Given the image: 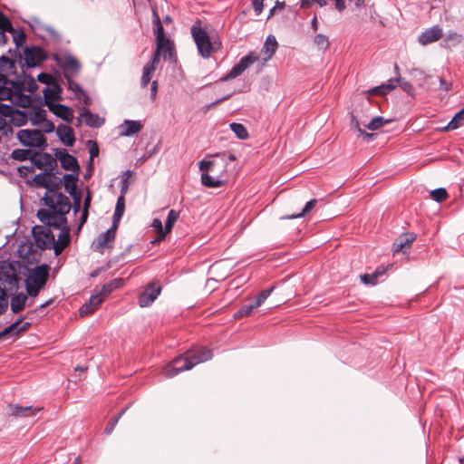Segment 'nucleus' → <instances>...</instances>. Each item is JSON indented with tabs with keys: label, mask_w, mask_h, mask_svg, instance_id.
I'll list each match as a JSON object with an SVG mask.
<instances>
[{
	"label": "nucleus",
	"mask_w": 464,
	"mask_h": 464,
	"mask_svg": "<svg viewBox=\"0 0 464 464\" xmlns=\"http://www.w3.org/2000/svg\"><path fill=\"white\" fill-rule=\"evenodd\" d=\"M48 208L37 211L39 220L48 227L59 229L58 240H54L53 248L56 255L60 254L70 243V228L66 215L71 210V203L67 196L62 193H49L44 198Z\"/></svg>",
	"instance_id": "nucleus-1"
},
{
	"label": "nucleus",
	"mask_w": 464,
	"mask_h": 464,
	"mask_svg": "<svg viewBox=\"0 0 464 464\" xmlns=\"http://www.w3.org/2000/svg\"><path fill=\"white\" fill-rule=\"evenodd\" d=\"M213 357L212 350L198 347L188 351L184 355L174 358L163 370L167 378H172L183 371L192 369L195 365L207 362Z\"/></svg>",
	"instance_id": "nucleus-2"
},
{
	"label": "nucleus",
	"mask_w": 464,
	"mask_h": 464,
	"mask_svg": "<svg viewBox=\"0 0 464 464\" xmlns=\"http://www.w3.org/2000/svg\"><path fill=\"white\" fill-rule=\"evenodd\" d=\"M225 156V153H218L215 157L221 158L220 160H203L199 162V170L202 172L200 180L204 187L219 188L224 185L222 178L227 173Z\"/></svg>",
	"instance_id": "nucleus-3"
},
{
	"label": "nucleus",
	"mask_w": 464,
	"mask_h": 464,
	"mask_svg": "<svg viewBox=\"0 0 464 464\" xmlns=\"http://www.w3.org/2000/svg\"><path fill=\"white\" fill-rule=\"evenodd\" d=\"M50 267L46 264L39 265L29 270L25 279V287L27 294L35 297L41 289L45 285L49 277Z\"/></svg>",
	"instance_id": "nucleus-4"
},
{
	"label": "nucleus",
	"mask_w": 464,
	"mask_h": 464,
	"mask_svg": "<svg viewBox=\"0 0 464 464\" xmlns=\"http://www.w3.org/2000/svg\"><path fill=\"white\" fill-rule=\"evenodd\" d=\"M192 38L197 45L198 53L205 59L209 58L213 45L208 33L201 27V22L197 20L190 28Z\"/></svg>",
	"instance_id": "nucleus-5"
},
{
	"label": "nucleus",
	"mask_w": 464,
	"mask_h": 464,
	"mask_svg": "<svg viewBox=\"0 0 464 464\" xmlns=\"http://www.w3.org/2000/svg\"><path fill=\"white\" fill-rule=\"evenodd\" d=\"M18 140L25 147L44 150L47 146L46 138L39 130H20L16 133Z\"/></svg>",
	"instance_id": "nucleus-6"
},
{
	"label": "nucleus",
	"mask_w": 464,
	"mask_h": 464,
	"mask_svg": "<svg viewBox=\"0 0 464 464\" xmlns=\"http://www.w3.org/2000/svg\"><path fill=\"white\" fill-rule=\"evenodd\" d=\"M258 59L259 56L256 52L248 53L246 55L242 57L237 64H235L232 67V69L227 75L221 78V81H227L241 75L248 67H250Z\"/></svg>",
	"instance_id": "nucleus-7"
},
{
	"label": "nucleus",
	"mask_w": 464,
	"mask_h": 464,
	"mask_svg": "<svg viewBox=\"0 0 464 464\" xmlns=\"http://www.w3.org/2000/svg\"><path fill=\"white\" fill-rule=\"evenodd\" d=\"M51 227L34 226L32 233L36 245L42 249L53 248L54 245V235L50 229Z\"/></svg>",
	"instance_id": "nucleus-8"
},
{
	"label": "nucleus",
	"mask_w": 464,
	"mask_h": 464,
	"mask_svg": "<svg viewBox=\"0 0 464 464\" xmlns=\"http://www.w3.org/2000/svg\"><path fill=\"white\" fill-rule=\"evenodd\" d=\"M164 60L174 62L176 60L175 46L174 43L169 38H165L160 42H156V49L151 59H156L157 63H160V57Z\"/></svg>",
	"instance_id": "nucleus-9"
},
{
	"label": "nucleus",
	"mask_w": 464,
	"mask_h": 464,
	"mask_svg": "<svg viewBox=\"0 0 464 464\" xmlns=\"http://www.w3.org/2000/svg\"><path fill=\"white\" fill-rule=\"evenodd\" d=\"M34 182L36 186L45 188L48 189V191L45 193L43 199L46 197L49 193H57L54 188H58L61 184V179L55 176L53 172H44L39 173L34 176Z\"/></svg>",
	"instance_id": "nucleus-10"
},
{
	"label": "nucleus",
	"mask_w": 464,
	"mask_h": 464,
	"mask_svg": "<svg viewBox=\"0 0 464 464\" xmlns=\"http://www.w3.org/2000/svg\"><path fill=\"white\" fill-rule=\"evenodd\" d=\"M47 59L46 52L38 46L26 47L24 50V60L27 67H35Z\"/></svg>",
	"instance_id": "nucleus-11"
},
{
	"label": "nucleus",
	"mask_w": 464,
	"mask_h": 464,
	"mask_svg": "<svg viewBox=\"0 0 464 464\" xmlns=\"http://www.w3.org/2000/svg\"><path fill=\"white\" fill-rule=\"evenodd\" d=\"M161 286L159 282H151L144 291L139 295V305L140 307L150 306L160 295Z\"/></svg>",
	"instance_id": "nucleus-12"
},
{
	"label": "nucleus",
	"mask_w": 464,
	"mask_h": 464,
	"mask_svg": "<svg viewBox=\"0 0 464 464\" xmlns=\"http://www.w3.org/2000/svg\"><path fill=\"white\" fill-rule=\"evenodd\" d=\"M117 228L118 227H113L112 225L111 228L104 233H102L92 243L93 250L99 253H103L105 247H111L115 239Z\"/></svg>",
	"instance_id": "nucleus-13"
},
{
	"label": "nucleus",
	"mask_w": 464,
	"mask_h": 464,
	"mask_svg": "<svg viewBox=\"0 0 464 464\" xmlns=\"http://www.w3.org/2000/svg\"><path fill=\"white\" fill-rule=\"evenodd\" d=\"M47 107L55 116L61 118L64 121L71 123L73 120V111L63 104L47 102Z\"/></svg>",
	"instance_id": "nucleus-14"
},
{
	"label": "nucleus",
	"mask_w": 464,
	"mask_h": 464,
	"mask_svg": "<svg viewBox=\"0 0 464 464\" xmlns=\"http://www.w3.org/2000/svg\"><path fill=\"white\" fill-rule=\"evenodd\" d=\"M416 235L414 233H405L396 238L392 244V251L394 254L403 252L406 253L410 249L411 244L415 241Z\"/></svg>",
	"instance_id": "nucleus-15"
},
{
	"label": "nucleus",
	"mask_w": 464,
	"mask_h": 464,
	"mask_svg": "<svg viewBox=\"0 0 464 464\" xmlns=\"http://www.w3.org/2000/svg\"><path fill=\"white\" fill-rule=\"evenodd\" d=\"M31 162L40 169H48L52 170L55 164V160L48 153L34 152Z\"/></svg>",
	"instance_id": "nucleus-16"
},
{
	"label": "nucleus",
	"mask_w": 464,
	"mask_h": 464,
	"mask_svg": "<svg viewBox=\"0 0 464 464\" xmlns=\"http://www.w3.org/2000/svg\"><path fill=\"white\" fill-rule=\"evenodd\" d=\"M442 37V29L439 25L426 29L420 36L419 43L422 45L434 43Z\"/></svg>",
	"instance_id": "nucleus-17"
},
{
	"label": "nucleus",
	"mask_w": 464,
	"mask_h": 464,
	"mask_svg": "<svg viewBox=\"0 0 464 464\" xmlns=\"http://www.w3.org/2000/svg\"><path fill=\"white\" fill-rule=\"evenodd\" d=\"M102 302V296L96 295H92L89 300L81 306L79 310L80 316L84 317L93 314Z\"/></svg>",
	"instance_id": "nucleus-18"
},
{
	"label": "nucleus",
	"mask_w": 464,
	"mask_h": 464,
	"mask_svg": "<svg viewBox=\"0 0 464 464\" xmlns=\"http://www.w3.org/2000/svg\"><path fill=\"white\" fill-rule=\"evenodd\" d=\"M56 134L65 146L71 147L75 142L73 130L69 125L60 124L56 129Z\"/></svg>",
	"instance_id": "nucleus-19"
},
{
	"label": "nucleus",
	"mask_w": 464,
	"mask_h": 464,
	"mask_svg": "<svg viewBox=\"0 0 464 464\" xmlns=\"http://www.w3.org/2000/svg\"><path fill=\"white\" fill-rule=\"evenodd\" d=\"M394 69L397 74V77L394 79H390L386 84H382L381 86L375 87L372 90V92L378 94V95H385L397 86V84L401 82L400 72H399V66L395 63Z\"/></svg>",
	"instance_id": "nucleus-20"
},
{
	"label": "nucleus",
	"mask_w": 464,
	"mask_h": 464,
	"mask_svg": "<svg viewBox=\"0 0 464 464\" xmlns=\"http://www.w3.org/2000/svg\"><path fill=\"white\" fill-rule=\"evenodd\" d=\"M156 59H151L149 63H147L142 69V75L140 79V87L146 88L150 82L152 76L157 69L159 63L155 61Z\"/></svg>",
	"instance_id": "nucleus-21"
},
{
	"label": "nucleus",
	"mask_w": 464,
	"mask_h": 464,
	"mask_svg": "<svg viewBox=\"0 0 464 464\" xmlns=\"http://www.w3.org/2000/svg\"><path fill=\"white\" fill-rule=\"evenodd\" d=\"M142 129V124L139 121L125 120L120 126L121 136H131L138 133Z\"/></svg>",
	"instance_id": "nucleus-22"
},
{
	"label": "nucleus",
	"mask_w": 464,
	"mask_h": 464,
	"mask_svg": "<svg viewBox=\"0 0 464 464\" xmlns=\"http://www.w3.org/2000/svg\"><path fill=\"white\" fill-rule=\"evenodd\" d=\"M67 81H68V89L75 94V97L79 101L82 102L85 105H87V106L90 105L91 99L88 96V94L86 93V92L81 87V85L72 79L68 78Z\"/></svg>",
	"instance_id": "nucleus-23"
},
{
	"label": "nucleus",
	"mask_w": 464,
	"mask_h": 464,
	"mask_svg": "<svg viewBox=\"0 0 464 464\" xmlns=\"http://www.w3.org/2000/svg\"><path fill=\"white\" fill-rule=\"evenodd\" d=\"M0 280L5 281L10 285L16 284V276L10 264L5 262L0 263Z\"/></svg>",
	"instance_id": "nucleus-24"
},
{
	"label": "nucleus",
	"mask_w": 464,
	"mask_h": 464,
	"mask_svg": "<svg viewBox=\"0 0 464 464\" xmlns=\"http://www.w3.org/2000/svg\"><path fill=\"white\" fill-rule=\"evenodd\" d=\"M41 410V408L33 409L31 406L23 407L18 405H9V415L14 417L33 416Z\"/></svg>",
	"instance_id": "nucleus-25"
},
{
	"label": "nucleus",
	"mask_w": 464,
	"mask_h": 464,
	"mask_svg": "<svg viewBox=\"0 0 464 464\" xmlns=\"http://www.w3.org/2000/svg\"><path fill=\"white\" fill-rule=\"evenodd\" d=\"M278 44L274 35H268L262 48V53L265 54L264 61L272 58L277 49Z\"/></svg>",
	"instance_id": "nucleus-26"
},
{
	"label": "nucleus",
	"mask_w": 464,
	"mask_h": 464,
	"mask_svg": "<svg viewBox=\"0 0 464 464\" xmlns=\"http://www.w3.org/2000/svg\"><path fill=\"white\" fill-rule=\"evenodd\" d=\"M59 160L61 162V166L67 170H78L79 169V164L77 162V160L72 155H70L69 153H62L59 156Z\"/></svg>",
	"instance_id": "nucleus-27"
},
{
	"label": "nucleus",
	"mask_w": 464,
	"mask_h": 464,
	"mask_svg": "<svg viewBox=\"0 0 464 464\" xmlns=\"http://www.w3.org/2000/svg\"><path fill=\"white\" fill-rule=\"evenodd\" d=\"M152 24H153V33H154L155 37H156V42H160V41L162 39L169 38L165 34L164 28H163V25L161 24L160 18L158 13L156 11H153Z\"/></svg>",
	"instance_id": "nucleus-28"
},
{
	"label": "nucleus",
	"mask_w": 464,
	"mask_h": 464,
	"mask_svg": "<svg viewBox=\"0 0 464 464\" xmlns=\"http://www.w3.org/2000/svg\"><path fill=\"white\" fill-rule=\"evenodd\" d=\"M464 125V107L458 111L451 121L442 130L445 131L454 130Z\"/></svg>",
	"instance_id": "nucleus-29"
},
{
	"label": "nucleus",
	"mask_w": 464,
	"mask_h": 464,
	"mask_svg": "<svg viewBox=\"0 0 464 464\" xmlns=\"http://www.w3.org/2000/svg\"><path fill=\"white\" fill-rule=\"evenodd\" d=\"M15 71V62L10 59L7 56H1L0 57V72L5 73V77L7 78L8 74L14 73Z\"/></svg>",
	"instance_id": "nucleus-30"
},
{
	"label": "nucleus",
	"mask_w": 464,
	"mask_h": 464,
	"mask_svg": "<svg viewBox=\"0 0 464 464\" xmlns=\"http://www.w3.org/2000/svg\"><path fill=\"white\" fill-rule=\"evenodd\" d=\"M82 117L85 124L92 128H99L103 123V120L102 118H100L97 114L91 112L90 111H85L82 112Z\"/></svg>",
	"instance_id": "nucleus-31"
},
{
	"label": "nucleus",
	"mask_w": 464,
	"mask_h": 464,
	"mask_svg": "<svg viewBox=\"0 0 464 464\" xmlns=\"http://www.w3.org/2000/svg\"><path fill=\"white\" fill-rule=\"evenodd\" d=\"M125 210V197L120 196L117 199L114 214H113V227H119V222L123 216Z\"/></svg>",
	"instance_id": "nucleus-32"
},
{
	"label": "nucleus",
	"mask_w": 464,
	"mask_h": 464,
	"mask_svg": "<svg viewBox=\"0 0 464 464\" xmlns=\"http://www.w3.org/2000/svg\"><path fill=\"white\" fill-rule=\"evenodd\" d=\"M27 300V296L24 294H18L12 297L11 299V309L14 313L21 312L25 305V302Z\"/></svg>",
	"instance_id": "nucleus-33"
},
{
	"label": "nucleus",
	"mask_w": 464,
	"mask_h": 464,
	"mask_svg": "<svg viewBox=\"0 0 464 464\" xmlns=\"http://www.w3.org/2000/svg\"><path fill=\"white\" fill-rule=\"evenodd\" d=\"M63 65L65 70L69 71L72 74H75L80 70L79 62L72 55H66L63 57Z\"/></svg>",
	"instance_id": "nucleus-34"
},
{
	"label": "nucleus",
	"mask_w": 464,
	"mask_h": 464,
	"mask_svg": "<svg viewBox=\"0 0 464 464\" xmlns=\"http://www.w3.org/2000/svg\"><path fill=\"white\" fill-rule=\"evenodd\" d=\"M121 279H115L111 281L110 283L104 285L101 291L96 294V295H101L103 297V300L114 290L121 286Z\"/></svg>",
	"instance_id": "nucleus-35"
},
{
	"label": "nucleus",
	"mask_w": 464,
	"mask_h": 464,
	"mask_svg": "<svg viewBox=\"0 0 464 464\" xmlns=\"http://www.w3.org/2000/svg\"><path fill=\"white\" fill-rule=\"evenodd\" d=\"M22 324V320L19 319L16 322L13 323L9 326L5 327L2 332L4 335H7L13 333L18 334L20 332L25 331L29 326V323H24L22 326L20 324Z\"/></svg>",
	"instance_id": "nucleus-36"
},
{
	"label": "nucleus",
	"mask_w": 464,
	"mask_h": 464,
	"mask_svg": "<svg viewBox=\"0 0 464 464\" xmlns=\"http://www.w3.org/2000/svg\"><path fill=\"white\" fill-rule=\"evenodd\" d=\"M59 92H60L59 87H54V88L46 87L43 91L45 102L46 103L53 102V101L60 99Z\"/></svg>",
	"instance_id": "nucleus-37"
},
{
	"label": "nucleus",
	"mask_w": 464,
	"mask_h": 464,
	"mask_svg": "<svg viewBox=\"0 0 464 464\" xmlns=\"http://www.w3.org/2000/svg\"><path fill=\"white\" fill-rule=\"evenodd\" d=\"M230 129L238 139L246 140L248 138L247 130L243 124L233 122L230 124Z\"/></svg>",
	"instance_id": "nucleus-38"
},
{
	"label": "nucleus",
	"mask_w": 464,
	"mask_h": 464,
	"mask_svg": "<svg viewBox=\"0 0 464 464\" xmlns=\"http://www.w3.org/2000/svg\"><path fill=\"white\" fill-rule=\"evenodd\" d=\"M34 151L32 150H23V149H16L14 150L12 152V158L16 160H32V155Z\"/></svg>",
	"instance_id": "nucleus-39"
},
{
	"label": "nucleus",
	"mask_w": 464,
	"mask_h": 464,
	"mask_svg": "<svg viewBox=\"0 0 464 464\" xmlns=\"http://www.w3.org/2000/svg\"><path fill=\"white\" fill-rule=\"evenodd\" d=\"M179 217V212H178L177 210L170 209L169 211L167 220L165 222L166 232L169 233L171 231V229L173 228L174 224L178 220Z\"/></svg>",
	"instance_id": "nucleus-40"
},
{
	"label": "nucleus",
	"mask_w": 464,
	"mask_h": 464,
	"mask_svg": "<svg viewBox=\"0 0 464 464\" xmlns=\"http://www.w3.org/2000/svg\"><path fill=\"white\" fill-rule=\"evenodd\" d=\"M255 309H256V307L255 306L254 304L243 305L238 311H237L234 314V318L236 320H238L243 317L249 316Z\"/></svg>",
	"instance_id": "nucleus-41"
},
{
	"label": "nucleus",
	"mask_w": 464,
	"mask_h": 464,
	"mask_svg": "<svg viewBox=\"0 0 464 464\" xmlns=\"http://www.w3.org/2000/svg\"><path fill=\"white\" fill-rule=\"evenodd\" d=\"M151 226L158 234V239H164L168 232H166V227L162 226L161 220L159 218H154Z\"/></svg>",
	"instance_id": "nucleus-42"
},
{
	"label": "nucleus",
	"mask_w": 464,
	"mask_h": 464,
	"mask_svg": "<svg viewBox=\"0 0 464 464\" xmlns=\"http://www.w3.org/2000/svg\"><path fill=\"white\" fill-rule=\"evenodd\" d=\"M388 121L384 120V118L381 116L374 117L372 121L365 124V127L370 130H377L381 127H382Z\"/></svg>",
	"instance_id": "nucleus-43"
},
{
	"label": "nucleus",
	"mask_w": 464,
	"mask_h": 464,
	"mask_svg": "<svg viewBox=\"0 0 464 464\" xmlns=\"http://www.w3.org/2000/svg\"><path fill=\"white\" fill-rule=\"evenodd\" d=\"M316 203H317V200L315 198L311 199L310 201H308L305 204L304 208L302 209V211L300 213L285 217V218H302V217L305 216L307 213H309L314 208Z\"/></svg>",
	"instance_id": "nucleus-44"
},
{
	"label": "nucleus",
	"mask_w": 464,
	"mask_h": 464,
	"mask_svg": "<svg viewBox=\"0 0 464 464\" xmlns=\"http://www.w3.org/2000/svg\"><path fill=\"white\" fill-rule=\"evenodd\" d=\"M314 43L320 50L324 51L329 47L328 37L322 34H318L314 36Z\"/></svg>",
	"instance_id": "nucleus-45"
},
{
	"label": "nucleus",
	"mask_w": 464,
	"mask_h": 464,
	"mask_svg": "<svg viewBox=\"0 0 464 464\" xmlns=\"http://www.w3.org/2000/svg\"><path fill=\"white\" fill-rule=\"evenodd\" d=\"M274 289H275V286H271L270 288L264 289L263 291H261L259 293V295H257L256 300L254 304L256 308L261 306L265 303V301L267 299V297L272 294Z\"/></svg>",
	"instance_id": "nucleus-46"
},
{
	"label": "nucleus",
	"mask_w": 464,
	"mask_h": 464,
	"mask_svg": "<svg viewBox=\"0 0 464 464\" xmlns=\"http://www.w3.org/2000/svg\"><path fill=\"white\" fill-rule=\"evenodd\" d=\"M125 412V410H121L119 414L117 416H115L114 418H112L109 423L106 425L105 429H104V433L107 434V435H110L112 433V431L114 430L119 420L121 419V417L124 414Z\"/></svg>",
	"instance_id": "nucleus-47"
},
{
	"label": "nucleus",
	"mask_w": 464,
	"mask_h": 464,
	"mask_svg": "<svg viewBox=\"0 0 464 464\" xmlns=\"http://www.w3.org/2000/svg\"><path fill=\"white\" fill-rule=\"evenodd\" d=\"M430 195H431L432 198L434 200H436L437 202H442V201L446 200L449 197L447 190L443 188H439L433 189L430 192Z\"/></svg>",
	"instance_id": "nucleus-48"
},
{
	"label": "nucleus",
	"mask_w": 464,
	"mask_h": 464,
	"mask_svg": "<svg viewBox=\"0 0 464 464\" xmlns=\"http://www.w3.org/2000/svg\"><path fill=\"white\" fill-rule=\"evenodd\" d=\"M7 83L8 80L6 79L5 73L0 72V100L9 96L10 91L8 88H6Z\"/></svg>",
	"instance_id": "nucleus-49"
},
{
	"label": "nucleus",
	"mask_w": 464,
	"mask_h": 464,
	"mask_svg": "<svg viewBox=\"0 0 464 464\" xmlns=\"http://www.w3.org/2000/svg\"><path fill=\"white\" fill-rule=\"evenodd\" d=\"M45 119H46V111L44 110L39 109L34 112V115L31 118V121L34 125L39 126Z\"/></svg>",
	"instance_id": "nucleus-50"
},
{
	"label": "nucleus",
	"mask_w": 464,
	"mask_h": 464,
	"mask_svg": "<svg viewBox=\"0 0 464 464\" xmlns=\"http://www.w3.org/2000/svg\"><path fill=\"white\" fill-rule=\"evenodd\" d=\"M335 4V8L339 12H343L346 5H345V0H334ZM314 3L318 4L320 6H324L327 5V0H314Z\"/></svg>",
	"instance_id": "nucleus-51"
},
{
	"label": "nucleus",
	"mask_w": 464,
	"mask_h": 464,
	"mask_svg": "<svg viewBox=\"0 0 464 464\" xmlns=\"http://www.w3.org/2000/svg\"><path fill=\"white\" fill-rule=\"evenodd\" d=\"M0 29L14 31L11 21L2 12H0Z\"/></svg>",
	"instance_id": "nucleus-52"
},
{
	"label": "nucleus",
	"mask_w": 464,
	"mask_h": 464,
	"mask_svg": "<svg viewBox=\"0 0 464 464\" xmlns=\"http://www.w3.org/2000/svg\"><path fill=\"white\" fill-rule=\"evenodd\" d=\"M39 127L42 129L41 131H44L45 133H51L55 130V126L53 121L45 119Z\"/></svg>",
	"instance_id": "nucleus-53"
},
{
	"label": "nucleus",
	"mask_w": 464,
	"mask_h": 464,
	"mask_svg": "<svg viewBox=\"0 0 464 464\" xmlns=\"http://www.w3.org/2000/svg\"><path fill=\"white\" fill-rule=\"evenodd\" d=\"M378 276L374 272L371 274H364L361 276V280L367 285H375L377 282Z\"/></svg>",
	"instance_id": "nucleus-54"
},
{
	"label": "nucleus",
	"mask_w": 464,
	"mask_h": 464,
	"mask_svg": "<svg viewBox=\"0 0 464 464\" xmlns=\"http://www.w3.org/2000/svg\"><path fill=\"white\" fill-rule=\"evenodd\" d=\"M378 276L374 272L371 274H364L361 276V280L367 285H375L377 282Z\"/></svg>",
	"instance_id": "nucleus-55"
},
{
	"label": "nucleus",
	"mask_w": 464,
	"mask_h": 464,
	"mask_svg": "<svg viewBox=\"0 0 464 464\" xmlns=\"http://www.w3.org/2000/svg\"><path fill=\"white\" fill-rule=\"evenodd\" d=\"M63 179H64V186L66 188L71 187L72 189H74L76 178L73 175L65 174L63 176Z\"/></svg>",
	"instance_id": "nucleus-56"
},
{
	"label": "nucleus",
	"mask_w": 464,
	"mask_h": 464,
	"mask_svg": "<svg viewBox=\"0 0 464 464\" xmlns=\"http://www.w3.org/2000/svg\"><path fill=\"white\" fill-rule=\"evenodd\" d=\"M264 1L265 0H252V5L256 12V14L258 15L262 13L264 9Z\"/></svg>",
	"instance_id": "nucleus-57"
},
{
	"label": "nucleus",
	"mask_w": 464,
	"mask_h": 464,
	"mask_svg": "<svg viewBox=\"0 0 464 464\" xmlns=\"http://www.w3.org/2000/svg\"><path fill=\"white\" fill-rule=\"evenodd\" d=\"M159 83L158 81H152L150 83V99L151 101H155L158 93Z\"/></svg>",
	"instance_id": "nucleus-58"
},
{
	"label": "nucleus",
	"mask_w": 464,
	"mask_h": 464,
	"mask_svg": "<svg viewBox=\"0 0 464 464\" xmlns=\"http://www.w3.org/2000/svg\"><path fill=\"white\" fill-rule=\"evenodd\" d=\"M351 126L352 128L355 129L358 132H360L362 130L361 128L360 121L353 114L351 115Z\"/></svg>",
	"instance_id": "nucleus-59"
},
{
	"label": "nucleus",
	"mask_w": 464,
	"mask_h": 464,
	"mask_svg": "<svg viewBox=\"0 0 464 464\" xmlns=\"http://www.w3.org/2000/svg\"><path fill=\"white\" fill-rule=\"evenodd\" d=\"M451 82H447L443 80L442 78L440 79V88L444 91H449L451 89Z\"/></svg>",
	"instance_id": "nucleus-60"
},
{
	"label": "nucleus",
	"mask_w": 464,
	"mask_h": 464,
	"mask_svg": "<svg viewBox=\"0 0 464 464\" xmlns=\"http://www.w3.org/2000/svg\"><path fill=\"white\" fill-rule=\"evenodd\" d=\"M5 32L13 33L14 31L0 29V44L1 45L5 44L7 41V37L5 34Z\"/></svg>",
	"instance_id": "nucleus-61"
},
{
	"label": "nucleus",
	"mask_w": 464,
	"mask_h": 464,
	"mask_svg": "<svg viewBox=\"0 0 464 464\" xmlns=\"http://www.w3.org/2000/svg\"><path fill=\"white\" fill-rule=\"evenodd\" d=\"M8 306V301L7 298H2L0 299V314H3Z\"/></svg>",
	"instance_id": "nucleus-62"
},
{
	"label": "nucleus",
	"mask_w": 464,
	"mask_h": 464,
	"mask_svg": "<svg viewBox=\"0 0 464 464\" xmlns=\"http://www.w3.org/2000/svg\"><path fill=\"white\" fill-rule=\"evenodd\" d=\"M448 39L451 41H456L457 43H459L461 40V35L457 33H451L448 35Z\"/></svg>",
	"instance_id": "nucleus-63"
},
{
	"label": "nucleus",
	"mask_w": 464,
	"mask_h": 464,
	"mask_svg": "<svg viewBox=\"0 0 464 464\" xmlns=\"http://www.w3.org/2000/svg\"><path fill=\"white\" fill-rule=\"evenodd\" d=\"M401 88L408 93H411L413 92V86L409 82H403Z\"/></svg>",
	"instance_id": "nucleus-64"
}]
</instances>
